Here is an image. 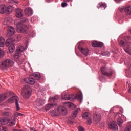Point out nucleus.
<instances>
[{"instance_id":"nucleus-1","label":"nucleus","mask_w":131,"mask_h":131,"mask_svg":"<svg viewBox=\"0 0 131 131\" xmlns=\"http://www.w3.org/2000/svg\"><path fill=\"white\" fill-rule=\"evenodd\" d=\"M27 19L26 18H21V22H18L16 24V30L17 32L20 33L27 34L28 32V27L24 25L23 22H26Z\"/></svg>"},{"instance_id":"nucleus-2","label":"nucleus","mask_w":131,"mask_h":131,"mask_svg":"<svg viewBox=\"0 0 131 131\" xmlns=\"http://www.w3.org/2000/svg\"><path fill=\"white\" fill-rule=\"evenodd\" d=\"M30 95H31V88L28 85H25L24 86L21 96L23 97L24 99L27 100L28 99H29Z\"/></svg>"},{"instance_id":"nucleus-3","label":"nucleus","mask_w":131,"mask_h":131,"mask_svg":"<svg viewBox=\"0 0 131 131\" xmlns=\"http://www.w3.org/2000/svg\"><path fill=\"white\" fill-rule=\"evenodd\" d=\"M14 62L11 59H6L3 60L1 63H0V68L4 70L6 68H8V67H11L14 65Z\"/></svg>"},{"instance_id":"nucleus-4","label":"nucleus","mask_w":131,"mask_h":131,"mask_svg":"<svg viewBox=\"0 0 131 131\" xmlns=\"http://www.w3.org/2000/svg\"><path fill=\"white\" fill-rule=\"evenodd\" d=\"M119 45L121 47H124V51L129 55H131V42H124L123 40H120L119 42Z\"/></svg>"},{"instance_id":"nucleus-5","label":"nucleus","mask_w":131,"mask_h":131,"mask_svg":"<svg viewBox=\"0 0 131 131\" xmlns=\"http://www.w3.org/2000/svg\"><path fill=\"white\" fill-rule=\"evenodd\" d=\"M101 70L102 74L105 76H107V77L112 76L114 72L112 69H108V68H106L105 66L101 67Z\"/></svg>"},{"instance_id":"nucleus-6","label":"nucleus","mask_w":131,"mask_h":131,"mask_svg":"<svg viewBox=\"0 0 131 131\" xmlns=\"http://www.w3.org/2000/svg\"><path fill=\"white\" fill-rule=\"evenodd\" d=\"M8 102L9 103H14V102H15V105L16 107V110H20V107H19V97H18L17 96H14L8 99Z\"/></svg>"},{"instance_id":"nucleus-7","label":"nucleus","mask_w":131,"mask_h":131,"mask_svg":"<svg viewBox=\"0 0 131 131\" xmlns=\"http://www.w3.org/2000/svg\"><path fill=\"white\" fill-rule=\"evenodd\" d=\"M58 115H66L67 114V110L66 107L63 106H58L57 108Z\"/></svg>"},{"instance_id":"nucleus-8","label":"nucleus","mask_w":131,"mask_h":131,"mask_svg":"<svg viewBox=\"0 0 131 131\" xmlns=\"http://www.w3.org/2000/svg\"><path fill=\"white\" fill-rule=\"evenodd\" d=\"M14 58L19 64H22V63L24 62V59H23L22 57H21L20 53L16 52L14 56Z\"/></svg>"},{"instance_id":"nucleus-9","label":"nucleus","mask_w":131,"mask_h":131,"mask_svg":"<svg viewBox=\"0 0 131 131\" xmlns=\"http://www.w3.org/2000/svg\"><path fill=\"white\" fill-rule=\"evenodd\" d=\"M7 35L9 37L13 36L15 34V28L12 26H9L7 29Z\"/></svg>"},{"instance_id":"nucleus-10","label":"nucleus","mask_w":131,"mask_h":131,"mask_svg":"<svg viewBox=\"0 0 131 131\" xmlns=\"http://www.w3.org/2000/svg\"><path fill=\"white\" fill-rule=\"evenodd\" d=\"M101 116L100 114H95L93 116V120L96 124H99L101 121Z\"/></svg>"},{"instance_id":"nucleus-11","label":"nucleus","mask_w":131,"mask_h":131,"mask_svg":"<svg viewBox=\"0 0 131 131\" xmlns=\"http://www.w3.org/2000/svg\"><path fill=\"white\" fill-rule=\"evenodd\" d=\"M78 49L79 51L82 53V54L84 55L86 57L88 56L89 55V52H90V50H89V49L81 47V46H79Z\"/></svg>"},{"instance_id":"nucleus-12","label":"nucleus","mask_w":131,"mask_h":131,"mask_svg":"<svg viewBox=\"0 0 131 131\" xmlns=\"http://www.w3.org/2000/svg\"><path fill=\"white\" fill-rule=\"evenodd\" d=\"M108 127L110 129H112V130H118V127L117 126L116 123H115V122L114 121H113L109 123Z\"/></svg>"},{"instance_id":"nucleus-13","label":"nucleus","mask_w":131,"mask_h":131,"mask_svg":"<svg viewBox=\"0 0 131 131\" xmlns=\"http://www.w3.org/2000/svg\"><path fill=\"white\" fill-rule=\"evenodd\" d=\"M24 80L25 82H26V83H28V84H31L32 85L35 83V79H34V78H32V77H30L28 78H25Z\"/></svg>"},{"instance_id":"nucleus-14","label":"nucleus","mask_w":131,"mask_h":131,"mask_svg":"<svg viewBox=\"0 0 131 131\" xmlns=\"http://www.w3.org/2000/svg\"><path fill=\"white\" fill-rule=\"evenodd\" d=\"M45 104V101L40 98H37L35 102V105L36 106H38V107H40L41 106H43Z\"/></svg>"},{"instance_id":"nucleus-15","label":"nucleus","mask_w":131,"mask_h":131,"mask_svg":"<svg viewBox=\"0 0 131 131\" xmlns=\"http://www.w3.org/2000/svg\"><path fill=\"white\" fill-rule=\"evenodd\" d=\"M15 16L17 18H21V17H23V10L20 8L16 9Z\"/></svg>"},{"instance_id":"nucleus-16","label":"nucleus","mask_w":131,"mask_h":131,"mask_svg":"<svg viewBox=\"0 0 131 131\" xmlns=\"http://www.w3.org/2000/svg\"><path fill=\"white\" fill-rule=\"evenodd\" d=\"M120 11L122 12V11H124L126 13H127V14H129V15H130L131 14V7H127L125 8H119Z\"/></svg>"},{"instance_id":"nucleus-17","label":"nucleus","mask_w":131,"mask_h":131,"mask_svg":"<svg viewBox=\"0 0 131 131\" xmlns=\"http://www.w3.org/2000/svg\"><path fill=\"white\" fill-rule=\"evenodd\" d=\"M58 105L57 104V103H51V104H48L46 105V107L45 109L46 110V111H49V110H50V109H52V108H54V107H57Z\"/></svg>"},{"instance_id":"nucleus-18","label":"nucleus","mask_w":131,"mask_h":131,"mask_svg":"<svg viewBox=\"0 0 131 131\" xmlns=\"http://www.w3.org/2000/svg\"><path fill=\"white\" fill-rule=\"evenodd\" d=\"M11 122V120L9 119H0V124H2V125L8 124V123H10Z\"/></svg>"},{"instance_id":"nucleus-19","label":"nucleus","mask_w":131,"mask_h":131,"mask_svg":"<svg viewBox=\"0 0 131 131\" xmlns=\"http://www.w3.org/2000/svg\"><path fill=\"white\" fill-rule=\"evenodd\" d=\"M92 46L94 47L102 48L103 47V43L98 41H93L92 43Z\"/></svg>"},{"instance_id":"nucleus-20","label":"nucleus","mask_w":131,"mask_h":131,"mask_svg":"<svg viewBox=\"0 0 131 131\" xmlns=\"http://www.w3.org/2000/svg\"><path fill=\"white\" fill-rule=\"evenodd\" d=\"M32 9L30 8H26L25 10V15L26 16H32Z\"/></svg>"},{"instance_id":"nucleus-21","label":"nucleus","mask_w":131,"mask_h":131,"mask_svg":"<svg viewBox=\"0 0 131 131\" xmlns=\"http://www.w3.org/2000/svg\"><path fill=\"white\" fill-rule=\"evenodd\" d=\"M97 8L98 9L99 8H101L102 10H105V9H106V8H107V5H106V4H105V3L100 2L97 5Z\"/></svg>"},{"instance_id":"nucleus-22","label":"nucleus","mask_w":131,"mask_h":131,"mask_svg":"<svg viewBox=\"0 0 131 131\" xmlns=\"http://www.w3.org/2000/svg\"><path fill=\"white\" fill-rule=\"evenodd\" d=\"M7 8L6 7V5L4 4H2L0 5V14H4L5 13V11Z\"/></svg>"},{"instance_id":"nucleus-23","label":"nucleus","mask_w":131,"mask_h":131,"mask_svg":"<svg viewBox=\"0 0 131 131\" xmlns=\"http://www.w3.org/2000/svg\"><path fill=\"white\" fill-rule=\"evenodd\" d=\"M14 41V39L13 38H8L6 42L5 45L6 47H9L11 43H12Z\"/></svg>"},{"instance_id":"nucleus-24","label":"nucleus","mask_w":131,"mask_h":131,"mask_svg":"<svg viewBox=\"0 0 131 131\" xmlns=\"http://www.w3.org/2000/svg\"><path fill=\"white\" fill-rule=\"evenodd\" d=\"M8 50L10 54H13L15 52V46L11 45L9 47Z\"/></svg>"},{"instance_id":"nucleus-25","label":"nucleus","mask_w":131,"mask_h":131,"mask_svg":"<svg viewBox=\"0 0 131 131\" xmlns=\"http://www.w3.org/2000/svg\"><path fill=\"white\" fill-rule=\"evenodd\" d=\"M23 51H25V48L23 46H19L18 48L16 50V53H21L23 52Z\"/></svg>"},{"instance_id":"nucleus-26","label":"nucleus","mask_w":131,"mask_h":131,"mask_svg":"<svg viewBox=\"0 0 131 131\" xmlns=\"http://www.w3.org/2000/svg\"><path fill=\"white\" fill-rule=\"evenodd\" d=\"M8 99V96L6 94H3L0 95V102L4 101V100H7Z\"/></svg>"},{"instance_id":"nucleus-27","label":"nucleus","mask_w":131,"mask_h":131,"mask_svg":"<svg viewBox=\"0 0 131 131\" xmlns=\"http://www.w3.org/2000/svg\"><path fill=\"white\" fill-rule=\"evenodd\" d=\"M13 10L14 8L12 7V6H8L7 8L6 9V11L8 14H10V13H12V12H13Z\"/></svg>"},{"instance_id":"nucleus-28","label":"nucleus","mask_w":131,"mask_h":131,"mask_svg":"<svg viewBox=\"0 0 131 131\" xmlns=\"http://www.w3.org/2000/svg\"><path fill=\"white\" fill-rule=\"evenodd\" d=\"M74 100H75V95L73 94L68 95L69 101H74Z\"/></svg>"},{"instance_id":"nucleus-29","label":"nucleus","mask_w":131,"mask_h":131,"mask_svg":"<svg viewBox=\"0 0 131 131\" xmlns=\"http://www.w3.org/2000/svg\"><path fill=\"white\" fill-rule=\"evenodd\" d=\"M117 123L119 126H121V125H122V123H123V120L121 119V118H118L117 121Z\"/></svg>"},{"instance_id":"nucleus-30","label":"nucleus","mask_w":131,"mask_h":131,"mask_svg":"<svg viewBox=\"0 0 131 131\" xmlns=\"http://www.w3.org/2000/svg\"><path fill=\"white\" fill-rule=\"evenodd\" d=\"M33 76L37 79V80H39L40 78V74L38 73H35L33 74Z\"/></svg>"},{"instance_id":"nucleus-31","label":"nucleus","mask_w":131,"mask_h":131,"mask_svg":"<svg viewBox=\"0 0 131 131\" xmlns=\"http://www.w3.org/2000/svg\"><path fill=\"white\" fill-rule=\"evenodd\" d=\"M52 116H59V113H58V111L56 110H54L51 112Z\"/></svg>"},{"instance_id":"nucleus-32","label":"nucleus","mask_w":131,"mask_h":131,"mask_svg":"<svg viewBox=\"0 0 131 131\" xmlns=\"http://www.w3.org/2000/svg\"><path fill=\"white\" fill-rule=\"evenodd\" d=\"M68 96L67 94H62L61 95V98L64 101H68Z\"/></svg>"},{"instance_id":"nucleus-33","label":"nucleus","mask_w":131,"mask_h":131,"mask_svg":"<svg viewBox=\"0 0 131 131\" xmlns=\"http://www.w3.org/2000/svg\"><path fill=\"white\" fill-rule=\"evenodd\" d=\"M59 99V96L58 95L55 96L54 97L50 98L49 102H55V101H57Z\"/></svg>"},{"instance_id":"nucleus-34","label":"nucleus","mask_w":131,"mask_h":131,"mask_svg":"<svg viewBox=\"0 0 131 131\" xmlns=\"http://www.w3.org/2000/svg\"><path fill=\"white\" fill-rule=\"evenodd\" d=\"M5 46V39L3 37L0 38V48H3Z\"/></svg>"},{"instance_id":"nucleus-35","label":"nucleus","mask_w":131,"mask_h":131,"mask_svg":"<svg viewBox=\"0 0 131 131\" xmlns=\"http://www.w3.org/2000/svg\"><path fill=\"white\" fill-rule=\"evenodd\" d=\"M78 113V110H75V111L73 112L72 115V118L73 119H74L75 117H76V116L77 115V113Z\"/></svg>"},{"instance_id":"nucleus-36","label":"nucleus","mask_w":131,"mask_h":131,"mask_svg":"<svg viewBox=\"0 0 131 131\" xmlns=\"http://www.w3.org/2000/svg\"><path fill=\"white\" fill-rule=\"evenodd\" d=\"M3 116H12V113L9 112H5L2 114Z\"/></svg>"},{"instance_id":"nucleus-37","label":"nucleus","mask_w":131,"mask_h":131,"mask_svg":"<svg viewBox=\"0 0 131 131\" xmlns=\"http://www.w3.org/2000/svg\"><path fill=\"white\" fill-rule=\"evenodd\" d=\"M75 99H77L78 100H82V94H77L75 95Z\"/></svg>"},{"instance_id":"nucleus-38","label":"nucleus","mask_w":131,"mask_h":131,"mask_svg":"<svg viewBox=\"0 0 131 131\" xmlns=\"http://www.w3.org/2000/svg\"><path fill=\"white\" fill-rule=\"evenodd\" d=\"M14 115L15 117H18V116H23V114L19 112H15L14 113Z\"/></svg>"},{"instance_id":"nucleus-39","label":"nucleus","mask_w":131,"mask_h":131,"mask_svg":"<svg viewBox=\"0 0 131 131\" xmlns=\"http://www.w3.org/2000/svg\"><path fill=\"white\" fill-rule=\"evenodd\" d=\"M103 56H105V57H109L110 56V53L108 51H106L103 53H102Z\"/></svg>"},{"instance_id":"nucleus-40","label":"nucleus","mask_w":131,"mask_h":131,"mask_svg":"<svg viewBox=\"0 0 131 131\" xmlns=\"http://www.w3.org/2000/svg\"><path fill=\"white\" fill-rule=\"evenodd\" d=\"M11 123V126H13V125H15L16 124V119L14 118L12 121L10 122Z\"/></svg>"},{"instance_id":"nucleus-41","label":"nucleus","mask_w":131,"mask_h":131,"mask_svg":"<svg viewBox=\"0 0 131 131\" xmlns=\"http://www.w3.org/2000/svg\"><path fill=\"white\" fill-rule=\"evenodd\" d=\"M83 118H88L89 117V113H84L82 115Z\"/></svg>"},{"instance_id":"nucleus-42","label":"nucleus","mask_w":131,"mask_h":131,"mask_svg":"<svg viewBox=\"0 0 131 131\" xmlns=\"http://www.w3.org/2000/svg\"><path fill=\"white\" fill-rule=\"evenodd\" d=\"M124 131H131V126H127L126 128H125Z\"/></svg>"},{"instance_id":"nucleus-43","label":"nucleus","mask_w":131,"mask_h":131,"mask_svg":"<svg viewBox=\"0 0 131 131\" xmlns=\"http://www.w3.org/2000/svg\"><path fill=\"white\" fill-rule=\"evenodd\" d=\"M61 7L62 8H65L66 7H67V4L66 2H62L61 3Z\"/></svg>"},{"instance_id":"nucleus-44","label":"nucleus","mask_w":131,"mask_h":131,"mask_svg":"<svg viewBox=\"0 0 131 131\" xmlns=\"http://www.w3.org/2000/svg\"><path fill=\"white\" fill-rule=\"evenodd\" d=\"M65 104L66 106H69L70 107H72V105H73L71 102H67Z\"/></svg>"},{"instance_id":"nucleus-45","label":"nucleus","mask_w":131,"mask_h":131,"mask_svg":"<svg viewBox=\"0 0 131 131\" xmlns=\"http://www.w3.org/2000/svg\"><path fill=\"white\" fill-rule=\"evenodd\" d=\"M127 72H129L128 73H127V75H128V77H131V71L130 70H128L127 71Z\"/></svg>"},{"instance_id":"nucleus-46","label":"nucleus","mask_w":131,"mask_h":131,"mask_svg":"<svg viewBox=\"0 0 131 131\" xmlns=\"http://www.w3.org/2000/svg\"><path fill=\"white\" fill-rule=\"evenodd\" d=\"M78 130L79 131H84V128L82 126H79Z\"/></svg>"},{"instance_id":"nucleus-47","label":"nucleus","mask_w":131,"mask_h":131,"mask_svg":"<svg viewBox=\"0 0 131 131\" xmlns=\"http://www.w3.org/2000/svg\"><path fill=\"white\" fill-rule=\"evenodd\" d=\"M87 122H88V124H89V125H91V124H92V119H88L87 120Z\"/></svg>"},{"instance_id":"nucleus-48","label":"nucleus","mask_w":131,"mask_h":131,"mask_svg":"<svg viewBox=\"0 0 131 131\" xmlns=\"http://www.w3.org/2000/svg\"><path fill=\"white\" fill-rule=\"evenodd\" d=\"M130 38H131L130 36H125L124 37V40H128V39H129Z\"/></svg>"},{"instance_id":"nucleus-49","label":"nucleus","mask_w":131,"mask_h":131,"mask_svg":"<svg viewBox=\"0 0 131 131\" xmlns=\"http://www.w3.org/2000/svg\"><path fill=\"white\" fill-rule=\"evenodd\" d=\"M127 65L128 67H131V61H129L127 62Z\"/></svg>"},{"instance_id":"nucleus-50","label":"nucleus","mask_w":131,"mask_h":131,"mask_svg":"<svg viewBox=\"0 0 131 131\" xmlns=\"http://www.w3.org/2000/svg\"><path fill=\"white\" fill-rule=\"evenodd\" d=\"M12 131H24V130L21 129H12Z\"/></svg>"},{"instance_id":"nucleus-51","label":"nucleus","mask_w":131,"mask_h":131,"mask_svg":"<svg viewBox=\"0 0 131 131\" xmlns=\"http://www.w3.org/2000/svg\"><path fill=\"white\" fill-rule=\"evenodd\" d=\"M30 130L31 131H37V130L35 129V128L34 127H31Z\"/></svg>"},{"instance_id":"nucleus-52","label":"nucleus","mask_w":131,"mask_h":131,"mask_svg":"<svg viewBox=\"0 0 131 131\" xmlns=\"http://www.w3.org/2000/svg\"><path fill=\"white\" fill-rule=\"evenodd\" d=\"M2 130H3V131H7V127H2Z\"/></svg>"},{"instance_id":"nucleus-53","label":"nucleus","mask_w":131,"mask_h":131,"mask_svg":"<svg viewBox=\"0 0 131 131\" xmlns=\"http://www.w3.org/2000/svg\"><path fill=\"white\" fill-rule=\"evenodd\" d=\"M64 2L65 3H69L70 2V0H64Z\"/></svg>"},{"instance_id":"nucleus-54","label":"nucleus","mask_w":131,"mask_h":131,"mask_svg":"<svg viewBox=\"0 0 131 131\" xmlns=\"http://www.w3.org/2000/svg\"><path fill=\"white\" fill-rule=\"evenodd\" d=\"M128 93H130L131 94V87L128 90Z\"/></svg>"},{"instance_id":"nucleus-55","label":"nucleus","mask_w":131,"mask_h":131,"mask_svg":"<svg viewBox=\"0 0 131 131\" xmlns=\"http://www.w3.org/2000/svg\"><path fill=\"white\" fill-rule=\"evenodd\" d=\"M10 95H14V93H13V92H10Z\"/></svg>"},{"instance_id":"nucleus-56","label":"nucleus","mask_w":131,"mask_h":131,"mask_svg":"<svg viewBox=\"0 0 131 131\" xmlns=\"http://www.w3.org/2000/svg\"><path fill=\"white\" fill-rule=\"evenodd\" d=\"M17 40L18 41L21 40V38H17Z\"/></svg>"},{"instance_id":"nucleus-57","label":"nucleus","mask_w":131,"mask_h":131,"mask_svg":"<svg viewBox=\"0 0 131 131\" xmlns=\"http://www.w3.org/2000/svg\"><path fill=\"white\" fill-rule=\"evenodd\" d=\"M116 2H120V0H115Z\"/></svg>"},{"instance_id":"nucleus-58","label":"nucleus","mask_w":131,"mask_h":131,"mask_svg":"<svg viewBox=\"0 0 131 131\" xmlns=\"http://www.w3.org/2000/svg\"><path fill=\"white\" fill-rule=\"evenodd\" d=\"M129 33L131 34V30H129Z\"/></svg>"},{"instance_id":"nucleus-59","label":"nucleus","mask_w":131,"mask_h":131,"mask_svg":"<svg viewBox=\"0 0 131 131\" xmlns=\"http://www.w3.org/2000/svg\"><path fill=\"white\" fill-rule=\"evenodd\" d=\"M118 114H119V113H118V114H117V115H118Z\"/></svg>"},{"instance_id":"nucleus-60","label":"nucleus","mask_w":131,"mask_h":131,"mask_svg":"<svg viewBox=\"0 0 131 131\" xmlns=\"http://www.w3.org/2000/svg\"><path fill=\"white\" fill-rule=\"evenodd\" d=\"M0 57H1V54H0Z\"/></svg>"}]
</instances>
